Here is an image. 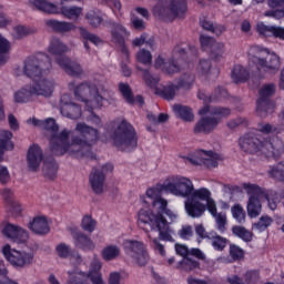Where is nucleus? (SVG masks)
I'll list each match as a JSON object with an SVG mask.
<instances>
[{
  "label": "nucleus",
  "instance_id": "nucleus-3",
  "mask_svg": "<svg viewBox=\"0 0 284 284\" xmlns=\"http://www.w3.org/2000/svg\"><path fill=\"white\" fill-rule=\"evenodd\" d=\"M69 89L74 92L79 101L85 103L88 110H97L103 106L108 89L103 83L84 82L75 85L74 82L69 83Z\"/></svg>",
  "mask_w": 284,
  "mask_h": 284
},
{
  "label": "nucleus",
  "instance_id": "nucleus-36",
  "mask_svg": "<svg viewBox=\"0 0 284 284\" xmlns=\"http://www.w3.org/2000/svg\"><path fill=\"white\" fill-rule=\"evenodd\" d=\"M178 270H183L184 272H192L194 270H199L201 267V263H199V261L186 256L183 257L182 261H180L176 264Z\"/></svg>",
  "mask_w": 284,
  "mask_h": 284
},
{
  "label": "nucleus",
  "instance_id": "nucleus-39",
  "mask_svg": "<svg viewBox=\"0 0 284 284\" xmlns=\"http://www.w3.org/2000/svg\"><path fill=\"white\" fill-rule=\"evenodd\" d=\"M267 174L270 179H275V181H282L284 183V162L268 166Z\"/></svg>",
  "mask_w": 284,
  "mask_h": 284
},
{
  "label": "nucleus",
  "instance_id": "nucleus-13",
  "mask_svg": "<svg viewBox=\"0 0 284 284\" xmlns=\"http://www.w3.org/2000/svg\"><path fill=\"white\" fill-rule=\"evenodd\" d=\"M276 85L274 83L264 84L258 92L256 112L258 116L265 118L274 112V103L270 101V97H274Z\"/></svg>",
  "mask_w": 284,
  "mask_h": 284
},
{
  "label": "nucleus",
  "instance_id": "nucleus-4",
  "mask_svg": "<svg viewBox=\"0 0 284 284\" xmlns=\"http://www.w3.org/2000/svg\"><path fill=\"white\" fill-rule=\"evenodd\" d=\"M205 210L216 214V201L212 197V191L207 187L196 189L193 194L184 201V211L191 219H201Z\"/></svg>",
  "mask_w": 284,
  "mask_h": 284
},
{
  "label": "nucleus",
  "instance_id": "nucleus-26",
  "mask_svg": "<svg viewBox=\"0 0 284 284\" xmlns=\"http://www.w3.org/2000/svg\"><path fill=\"white\" fill-rule=\"evenodd\" d=\"M271 11H266L264 17H272L273 19H283L284 17V0H268Z\"/></svg>",
  "mask_w": 284,
  "mask_h": 284
},
{
  "label": "nucleus",
  "instance_id": "nucleus-1",
  "mask_svg": "<svg viewBox=\"0 0 284 284\" xmlns=\"http://www.w3.org/2000/svg\"><path fill=\"white\" fill-rule=\"evenodd\" d=\"M37 125L47 130L50 150L57 156H63V154L84 156L85 150L92 148L99 141V130L84 122H78L75 124L74 132L78 135H72L71 141L70 134H72V131L64 129L60 133H57L59 132V124H57L54 119H48L45 121L38 120Z\"/></svg>",
  "mask_w": 284,
  "mask_h": 284
},
{
  "label": "nucleus",
  "instance_id": "nucleus-40",
  "mask_svg": "<svg viewBox=\"0 0 284 284\" xmlns=\"http://www.w3.org/2000/svg\"><path fill=\"white\" fill-rule=\"evenodd\" d=\"M12 136L9 130H0V150H14Z\"/></svg>",
  "mask_w": 284,
  "mask_h": 284
},
{
  "label": "nucleus",
  "instance_id": "nucleus-62",
  "mask_svg": "<svg viewBox=\"0 0 284 284\" xmlns=\"http://www.w3.org/2000/svg\"><path fill=\"white\" fill-rule=\"evenodd\" d=\"M244 252L243 248H241L240 246L232 244L230 246V256L233 261H239L241 258H243Z\"/></svg>",
  "mask_w": 284,
  "mask_h": 284
},
{
  "label": "nucleus",
  "instance_id": "nucleus-37",
  "mask_svg": "<svg viewBox=\"0 0 284 284\" xmlns=\"http://www.w3.org/2000/svg\"><path fill=\"white\" fill-rule=\"evenodd\" d=\"M195 79L196 78L192 71H185L180 75L178 85L182 88V90H192Z\"/></svg>",
  "mask_w": 284,
  "mask_h": 284
},
{
  "label": "nucleus",
  "instance_id": "nucleus-52",
  "mask_svg": "<svg viewBox=\"0 0 284 284\" xmlns=\"http://www.w3.org/2000/svg\"><path fill=\"white\" fill-rule=\"evenodd\" d=\"M136 61L143 65H150V63H152V52L145 49H140L136 53Z\"/></svg>",
  "mask_w": 284,
  "mask_h": 284
},
{
  "label": "nucleus",
  "instance_id": "nucleus-59",
  "mask_svg": "<svg viewBox=\"0 0 284 284\" xmlns=\"http://www.w3.org/2000/svg\"><path fill=\"white\" fill-rule=\"evenodd\" d=\"M211 70H212V61L207 59L200 60L197 64L199 74H202V75L210 74Z\"/></svg>",
  "mask_w": 284,
  "mask_h": 284
},
{
  "label": "nucleus",
  "instance_id": "nucleus-44",
  "mask_svg": "<svg viewBox=\"0 0 284 284\" xmlns=\"http://www.w3.org/2000/svg\"><path fill=\"white\" fill-rule=\"evenodd\" d=\"M78 30L80 32V36L84 39V41H90L91 43H93V45H101V43H103V40H101L99 36L89 32L87 28L79 27Z\"/></svg>",
  "mask_w": 284,
  "mask_h": 284
},
{
  "label": "nucleus",
  "instance_id": "nucleus-11",
  "mask_svg": "<svg viewBox=\"0 0 284 284\" xmlns=\"http://www.w3.org/2000/svg\"><path fill=\"white\" fill-rule=\"evenodd\" d=\"M230 109L216 108L213 111V116H203L195 123L193 128L194 134H211L215 128H219V119L216 116L223 119V116H230Z\"/></svg>",
  "mask_w": 284,
  "mask_h": 284
},
{
  "label": "nucleus",
  "instance_id": "nucleus-45",
  "mask_svg": "<svg viewBox=\"0 0 284 284\" xmlns=\"http://www.w3.org/2000/svg\"><path fill=\"white\" fill-rule=\"evenodd\" d=\"M232 233L234 236H237L239 239H242V241H245V243H250L252 241V232H250L244 226L235 225L232 227Z\"/></svg>",
  "mask_w": 284,
  "mask_h": 284
},
{
  "label": "nucleus",
  "instance_id": "nucleus-46",
  "mask_svg": "<svg viewBox=\"0 0 284 284\" xmlns=\"http://www.w3.org/2000/svg\"><path fill=\"white\" fill-rule=\"evenodd\" d=\"M231 213L233 219L237 222V223H245L247 215L245 213V209L243 207V205L241 204H235L231 207Z\"/></svg>",
  "mask_w": 284,
  "mask_h": 284
},
{
  "label": "nucleus",
  "instance_id": "nucleus-27",
  "mask_svg": "<svg viewBox=\"0 0 284 284\" xmlns=\"http://www.w3.org/2000/svg\"><path fill=\"white\" fill-rule=\"evenodd\" d=\"M54 90V82L45 77L38 78V97H50Z\"/></svg>",
  "mask_w": 284,
  "mask_h": 284
},
{
  "label": "nucleus",
  "instance_id": "nucleus-30",
  "mask_svg": "<svg viewBox=\"0 0 284 284\" xmlns=\"http://www.w3.org/2000/svg\"><path fill=\"white\" fill-rule=\"evenodd\" d=\"M101 256L103 261H106V262L116 261V258L121 256V247L114 244H109L102 248Z\"/></svg>",
  "mask_w": 284,
  "mask_h": 284
},
{
  "label": "nucleus",
  "instance_id": "nucleus-8",
  "mask_svg": "<svg viewBox=\"0 0 284 284\" xmlns=\"http://www.w3.org/2000/svg\"><path fill=\"white\" fill-rule=\"evenodd\" d=\"M243 190L248 195L246 212L250 219H257L263 211V201L267 199V190L252 183H244Z\"/></svg>",
  "mask_w": 284,
  "mask_h": 284
},
{
  "label": "nucleus",
  "instance_id": "nucleus-21",
  "mask_svg": "<svg viewBox=\"0 0 284 284\" xmlns=\"http://www.w3.org/2000/svg\"><path fill=\"white\" fill-rule=\"evenodd\" d=\"M60 112L62 116L77 121L81 119V106L74 102H61Z\"/></svg>",
  "mask_w": 284,
  "mask_h": 284
},
{
  "label": "nucleus",
  "instance_id": "nucleus-49",
  "mask_svg": "<svg viewBox=\"0 0 284 284\" xmlns=\"http://www.w3.org/2000/svg\"><path fill=\"white\" fill-rule=\"evenodd\" d=\"M8 52H10V42L0 36V65H3L8 61Z\"/></svg>",
  "mask_w": 284,
  "mask_h": 284
},
{
  "label": "nucleus",
  "instance_id": "nucleus-16",
  "mask_svg": "<svg viewBox=\"0 0 284 284\" xmlns=\"http://www.w3.org/2000/svg\"><path fill=\"white\" fill-rule=\"evenodd\" d=\"M221 161H223V155L214 151L200 150L189 156V163H192V165H205V168H219Z\"/></svg>",
  "mask_w": 284,
  "mask_h": 284
},
{
  "label": "nucleus",
  "instance_id": "nucleus-57",
  "mask_svg": "<svg viewBox=\"0 0 284 284\" xmlns=\"http://www.w3.org/2000/svg\"><path fill=\"white\" fill-rule=\"evenodd\" d=\"M211 240H212V246L214 247V250H217L220 252L225 250V246L227 245V239L220 235H212Z\"/></svg>",
  "mask_w": 284,
  "mask_h": 284
},
{
  "label": "nucleus",
  "instance_id": "nucleus-56",
  "mask_svg": "<svg viewBox=\"0 0 284 284\" xmlns=\"http://www.w3.org/2000/svg\"><path fill=\"white\" fill-rule=\"evenodd\" d=\"M142 74L144 82L149 88H156V85H159L160 79L158 75H152L148 70H142Z\"/></svg>",
  "mask_w": 284,
  "mask_h": 284
},
{
  "label": "nucleus",
  "instance_id": "nucleus-35",
  "mask_svg": "<svg viewBox=\"0 0 284 284\" xmlns=\"http://www.w3.org/2000/svg\"><path fill=\"white\" fill-rule=\"evenodd\" d=\"M50 219L43 214L37 216V234L38 236H45L50 234Z\"/></svg>",
  "mask_w": 284,
  "mask_h": 284
},
{
  "label": "nucleus",
  "instance_id": "nucleus-34",
  "mask_svg": "<svg viewBox=\"0 0 284 284\" xmlns=\"http://www.w3.org/2000/svg\"><path fill=\"white\" fill-rule=\"evenodd\" d=\"M200 26H201V28H203V30H207V32H212L213 34H216L217 37L223 34V31L225 30V26L215 24L207 18L201 19Z\"/></svg>",
  "mask_w": 284,
  "mask_h": 284
},
{
  "label": "nucleus",
  "instance_id": "nucleus-64",
  "mask_svg": "<svg viewBox=\"0 0 284 284\" xmlns=\"http://www.w3.org/2000/svg\"><path fill=\"white\" fill-rule=\"evenodd\" d=\"M258 281V272L256 271H248L244 275V283L245 284H254Z\"/></svg>",
  "mask_w": 284,
  "mask_h": 284
},
{
  "label": "nucleus",
  "instance_id": "nucleus-15",
  "mask_svg": "<svg viewBox=\"0 0 284 284\" xmlns=\"http://www.w3.org/2000/svg\"><path fill=\"white\" fill-rule=\"evenodd\" d=\"M114 165L105 163L93 169L89 176V183L94 194H103L105 192V174L113 172Z\"/></svg>",
  "mask_w": 284,
  "mask_h": 284
},
{
  "label": "nucleus",
  "instance_id": "nucleus-23",
  "mask_svg": "<svg viewBox=\"0 0 284 284\" xmlns=\"http://www.w3.org/2000/svg\"><path fill=\"white\" fill-rule=\"evenodd\" d=\"M22 72L27 79L33 81V85H37V58H27L23 62Z\"/></svg>",
  "mask_w": 284,
  "mask_h": 284
},
{
  "label": "nucleus",
  "instance_id": "nucleus-18",
  "mask_svg": "<svg viewBox=\"0 0 284 284\" xmlns=\"http://www.w3.org/2000/svg\"><path fill=\"white\" fill-rule=\"evenodd\" d=\"M240 146L244 152L255 154V152H265V142H261L254 133H247L240 140Z\"/></svg>",
  "mask_w": 284,
  "mask_h": 284
},
{
  "label": "nucleus",
  "instance_id": "nucleus-29",
  "mask_svg": "<svg viewBox=\"0 0 284 284\" xmlns=\"http://www.w3.org/2000/svg\"><path fill=\"white\" fill-rule=\"evenodd\" d=\"M60 14H63L65 19H70L71 21H77L81 14H83V8L77 6H61Z\"/></svg>",
  "mask_w": 284,
  "mask_h": 284
},
{
  "label": "nucleus",
  "instance_id": "nucleus-31",
  "mask_svg": "<svg viewBox=\"0 0 284 284\" xmlns=\"http://www.w3.org/2000/svg\"><path fill=\"white\" fill-rule=\"evenodd\" d=\"M47 24L55 32H72V30H77V26H74L72 22L48 20Z\"/></svg>",
  "mask_w": 284,
  "mask_h": 284
},
{
  "label": "nucleus",
  "instance_id": "nucleus-32",
  "mask_svg": "<svg viewBox=\"0 0 284 284\" xmlns=\"http://www.w3.org/2000/svg\"><path fill=\"white\" fill-rule=\"evenodd\" d=\"M179 90H181L179 84L170 82L169 84L164 85L161 91H159V94L162 97V99H165V101H174V98L176 94H179Z\"/></svg>",
  "mask_w": 284,
  "mask_h": 284
},
{
  "label": "nucleus",
  "instance_id": "nucleus-14",
  "mask_svg": "<svg viewBox=\"0 0 284 284\" xmlns=\"http://www.w3.org/2000/svg\"><path fill=\"white\" fill-rule=\"evenodd\" d=\"M1 254L13 267H26L34 261L33 253L17 251L10 244H4L1 247Z\"/></svg>",
  "mask_w": 284,
  "mask_h": 284
},
{
  "label": "nucleus",
  "instance_id": "nucleus-10",
  "mask_svg": "<svg viewBox=\"0 0 284 284\" xmlns=\"http://www.w3.org/2000/svg\"><path fill=\"white\" fill-rule=\"evenodd\" d=\"M123 250L126 258L140 267H143V265H146L148 261H150L148 251H145V244L141 241L125 240L123 242Z\"/></svg>",
  "mask_w": 284,
  "mask_h": 284
},
{
  "label": "nucleus",
  "instance_id": "nucleus-6",
  "mask_svg": "<svg viewBox=\"0 0 284 284\" xmlns=\"http://www.w3.org/2000/svg\"><path fill=\"white\" fill-rule=\"evenodd\" d=\"M113 144L121 152H132L139 145L136 130L128 121L122 120L116 124L112 134Z\"/></svg>",
  "mask_w": 284,
  "mask_h": 284
},
{
  "label": "nucleus",
  "instance_id": "nucleus-7",
  "mask_svg": "<svg viewBox=\"0 0 284 284\" xmlns=\"http://www.w3.org/2000/svg\"><path fill=\"white\" fill-rule=\"evenodd\" d=\"M187 12V0H169L153 7V14L162 21L183 19Z\"/></svg>",
  "mask_w": 284,
  "mask_h": 284
},
{
  "label": "nucleus",
  "instance_id": "nucleus-58",
  "mask_svg": "<svg viewBox=\"0 0 284 284\" xmlns=\"http://www.w3.org/2000/svg\"><path fill=\"white\" fill-rule=\"evenodd\" d=\"M38 10H42V12H47V14H59L57 6L47 1L39 2Z\"/></svg>",
  "mask_w": 284,
  "mask_h": 284
},
{
  "label": "nucleus",
  "instance_id": "nucleus-48",
  "mask_svg": "<svg viewBox=\"0 0 284 284\" xmlns=\"http://www.w3.org/2000/svg\"><path fill=\"white\" fill-rule=\"evenodd\" d=\"M119 91L122 94L123 99L126 101V103H130L131 105L134 104V95L132 94V89L130 88V84L125 82H120Z\"/></svg>",
  "mask_w": 284,
  "mask_h": 284
},
{
  "label": "nucleus",
  "instance_id": "nucleus-63",
  "mask_svg": "<svg viewBox=\"0 0 284 284\" xmlns=\"http://www.w3.org/2000/svg\"><path fill=\"white\" fill-rule=\"evenodd\" d=\"M215 41L216 40H214V38H212L210 36H201L200 37V42L204 50H211L212 45L214 44Z\"/></svg>",
  "mask_w": 284,
  "mask_h": 284
},
{
  "label": "nucleus",
  "instance_id": "nucleus-61",
  "mask_svg": "<svg viewBox=\"0 0 284 284\" xmlns=\"http://www.w3.org/2000/svg\"><path fill=\"white\" fill-rule=\"evenodd\" d=\"M164 72L165 74H176L178 72H181V67L179 65V62H176V60L173 58L169 60Z\"/></svg>",
  "mask_w": 284,
  "mask_h": 284
},
{
  "label": "nucleus",
  "instance_id": "nucleus-2",
  "mask_svg": "<svg viewBox=\"0 0 284 284\" xmlns=\"http://www.w3.org/2000/svg\"><path fill=\"white\" fill-rule=\"evenodd\" d=\"M146 196L152 201L153 212L145 209L140 210L138 213V222L151 227V231L148 232L150 245L154 252L161 254V256H165V245H163L161 241H174V239H172L170 224L163 216L168 210V200L161 196V190L159 187L148 189Z\"/></svg>",
  "mask_w": 284,
  "mask_h": 284
},
{
  "label": "nucleus",
  "instance_id": "nucleus-41",
  "mask_svg": "<svg viewBox=\"0 0 284 284\" xmlns=\"http://www.w3.org/2000/svg\"><path fill=\"white\" fill-rule=\"evenodd\" d=\"M247 77H250V71H247V69H245L243 65L236 64L233 68L232 79L235 83L247 81Z\"/></svg>",
  "mask_w": 284,
  "mask_h": 284
},
{
  "label": "nucleus",
  "instance_id": "nucleus-28",
  "mask_svg": "<svg viewBox=\"0 0 284 284\" xmlns=\"http://www.w3.org/2000/svg\"><path fill=\"white\" fill-rule=\"evenodd\" d=\"M34 94H37V85L32 84V87H26L24 89L16 92L14 101L16 103H28L30 98L34 97Z\"/></svg>",
  "mask_w": 284,
  "mask_h": 284
},
{
  "label": "nucleus",
  "instance_id": "nucleus-33",
  "mask_svg": "<svg viewBox=\"0 0 284 284\" xmlns=\"http://www.w3.org/2000/svg\"><path fill=\"white\" fill-rule=\"evenodd\" d=\"M85 19L91 28H101L102 23L105 26V22H103V13L98 9L87 12Z\"/></svg>",
  "mask_w": 284,
  "mask_h": 284
},
{
  "label": "nucleus",
  "instance_id": "nucleus-12",
  "mask_svg": "<svg viewBox=\"0 0 284 284\" xmlns=\"http://www.w3.org/2000/svg\"><path fill=\"white\" fill-rule=\"evenodd\" d=\"M104 26L105 28H110L112 42L119 45L120 52H122V54H124L128 59V57H130V51L125 45V40L130 39V30H128L125 26L121 24V22H115L112 20H105Z\"/></svg>",
  "mask_w": 284,
  "mask_h": 284
},
{
  "label": "nucleus",
  "instance_id": "nucleus-51",
  "mask_svg": "<svg viewBox=\"0 0 284 284\" xmlns=\"http://www.w3.org/2000/svg\"><path fill=\"white\" fill-rule=\"evenodd\" d=\"M213 217H215V223L217 225L219 232L225 231V225H227V215L225 213H219L215 202V214H211Z\"/></svg>",
  "mask_w": 284,
  "mask_h": 284
},
{
  "label": "nucleus",
  "instance_id": "nucleus-53",
  "mask_svg": "<svg viewBox=\"0 0 284 284\" xmlns=\"http://www.w3.org/2000/svg\"><path fill=\"white\" fill-rule=\"evenodd\" d=\"M81 227H82V230H84V232L92 233V232H94V230H97V221H94V219H92V216L85 215L82 219Z\"/></svg>",
  "mask_w": 284,
  "mask_h": 284
},
{
  "label": "nucleus",
  "instance_id": "nucleus-25",
  "mask_svg": "<svg viewBox=\"0 0 284 284\" xmlns=\"http://www.w3.org/2000/svg\"><path fill=\"white\" fill-rule=\"evenodd\" d=\"M173 112L178 119H181L186 123H192V121H194V112L192 111V108L187 105L174 104Z\"/></svg>",
  "mask_w": 284,
  "mask_h": 284
},
{
  "label": "nucleus",
  "instance_id": "nucleus-38",
  "mask_svg": "<svg viewBox=\"0 0 284 284\" xmlns=\"http://www.w3.org/2000/svg\"><path fill=\"white\" fill-rule=\"evenodd\" d=\"M58 170H59V165L54 160L44 161V164L42 166V172L47 179H50V181H54Z\"/></svg>",
  "mask_w": 284,
  "mask_h": 284
},
{
  "label": "nucleus",
  "instance_id": "nucleus-50",
  "mask_svg": "<svg viewBox=\"0 0 284 284\" xmlns=\"http://www.w3.org/2000/svg\"><path fill=\"white\" fill-rule=\"evenodd\" d=\"M55 254L59 258H70V256H72V247H70L69 244L61 242L55 246Z\"/></svg>",
  "mask_w": 284,
  "mask_h": 284
},
{
  "label": "nucleus",
  "instance_id": "nucleus-47",
  "mask_svg": "<svg viewBox=\"0 0 284 284\" xmlns=\"http://www.w3.org/2000/svg\"><path fill=\"white\" fill-rule=\"evenodd\" d=\"M274 223V220L268 215H262L260 220L253 224V230L265 232Z\"/></svg>",
  "mask_w": 284,
  "mask_h": 284
},
{
  "label": "nucleus",
  "instance_id": "nucleus-9",
  "mask_svg": "<svg viewBox=\"0 0 284 284\" xmlns=\"http://www.w3.org/2000/svg\"><path fill=\"white\" fill-rule=\"evenodd\" d=\"M163 187L166 192L173 194V196H180L181 199H190L196 192L192 180L181 175L169 178L164 182Z\"/></svg>",
  "mask_w": 284,
  "mask_h": 284
},
{
  "label": "nucleus",
  "instance_id": "nucleus-43",
  "mask_svg": "<svg viewBox=\"0 0 284 284\" xmlns=\"http://www.w3.org/2000/svg\"><path fill=\"white\" fill-rule=\"evenodd\" d=\"M27 168L29 172H37V144L31 145L28 150Z\"/></svg>",
  "mask_w": 284,
  "mask_h": 284
},
{
  "label": "nucleus",
  "instance_id": "nucleus-20",
  "mask_svg": "<svg viewBox=\"0 0 284 284\" xmlns=\"http://www.w3.org/2000/svg\"><path fill=\"white\" fill-rule=\"evenodd\" d=\"M71 236L75 247H79L83 252H92V250L97 247L94 241H92V239L88 237V235L83 234L82 232L73 230L71 231Z\"/></svg>",
  "mask_w": 284,
  "mask_h": 284
},
{
  "label": "nucleus",
  "instance_id": "nucleus-19",
  "mask_svg": "<svg viewBox=\"0 0 284 284\" xmlns=\"http://www.w3.org/2000/svg\"><path fill=\"white\" fill-rule=\"evenodd\" d=\"M55 63L68 74L69 77H81L83 74V67L81 63L71 60L68 57L59 55L55 59Z\"/></svg>",
  "mask_w": 284,
  "mask_h": 284
},
{
  "label": "nucleus",
  "instance_id": "nucleus-42",
  "mask_svg": "<svg viewBox=\"0 0 284 284\" xmlns=\"http://www.w3.org/2000/svg\"><path fill=\"white\" fill-rule=\"evenodd\" d=\"M68 45H65L61 40L53 38L51 40V43L49 45V52L51 54H57L58 57H61V54H65L68 52Z\"/></svg>",
  "mask_w": 284,
  "mask_h": 284
},
{
  "label": "nucleus",
  "instance_id": "nucleus-60",
  "mask_svg": "<svg viewBox=\"0 0 284 284\" xmlns=\"http://www.w3.org/2000/svg\"><path fill=\"white\" fill-rule=\"evenodd\" d=\"M170 60L168 59V55L165 54H159L154 60V68L156 70H162V72H165V69L168 68V62Z\"/></svg>",
  "mask_w": 284,
  "mask_h": 284
},
{
  "label": "nucleus",
  "instance_id": "nucleus-24",
  "mask_svg": "<svg viewBox=\"0 0 284 284\" xmlns=\"http://www.w3.org/2000/svg\"><path fill=\"white\" fill-rule=\"evenodd\" d=\"M38 78L47 77L50 74V70H52V62H50V58L44 53H38Z\"/></svg>",
  "mask_w": 284,
  "mask_h": 284
},
{
  "label": "nucleus",
  "instance_id": "nucleus-54",
  "mask_svg": "<svg viewBox=\"0 0 284 284\" xmlns=\"http://www.w3.org/2000/svg\"><path fill=\"white\" fill-rule=\"evenodd\" d=\"M256 32H258L261 37H273L274 26H267L265 22H258L256 24Z\"/></svg>",
  "mask_w": 284,
  "mask_h": 284
},
{
  "label": "nucleus",
  "instance_id": "nucleus-17",
  "mask_svg": "<svg viewBox=\"0 0 284 284\" xmlns=\"http://www.w3.org/2000/svg\"><path fill=\"white\" fill-rule=\"evenodd\" d=\"M2 234L7 239H10L11 243H16V245H28L30 242L28 231L16 224H7L2 229Z\"/></svg>",
  "mask_w": 284,
  "mask_h": 284
},
{
  "label": "nucleus",
  "instance_id": "nucleus-22",
  "mask_svg": "<svg viewBox=\"0 0 284 284\" xmlns=\"http://www.w3.org/2000/svg\"><path fill=\"white\" fill-rule=\"evenodd\" d=\"M264 154H266V156H281L284 152L283 140L273 138L270 142L264 141Z\"/></svg>",
  "mask_w": 284,
  "mask_h": 284
},
{
  "label": "nucleus",
  "instance_id": "nucleus-55",
  "mask_svg": "<svg viewBox=\"0 0 284 284\" xmlns=\"http://www.w3.org/2000/svg\"><path fill=\"white\" fill-rule=\"evenodd\" d=\"M210 52L215 59L223 57L225 52V43L216 42L215 40L210 49Z\"/></svg>",
  "mask_w": 284,
  "mask_h": 284
},
{
  "label": "nucleus",
  "instance_id": "nucleus-5",
  "mask_svg": "<svg viewBox=\"0 0 284 284\" xmlns=\"http://www.w3.org/2000/svg\"><path fill=\"white\" fill-rule=\"evenodd\" d=\"M248 60L263 74H276L281 70V58L276 53L258 45L250 48Z\"/></svg>",
  "mask_w": 284,
  "mask_h": 284
}]
</instances>
